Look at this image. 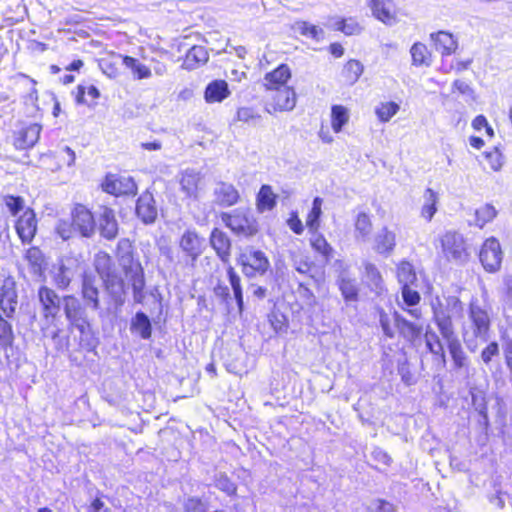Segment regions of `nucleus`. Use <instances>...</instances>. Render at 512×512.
<instances>
[{
    "instance_id": "36",
    "label": "nucleus",
    "mask_w": 512,
    "mask_h": 512,
    "mask_svg": "<svg viewBox=\"0 0 512 512\" xmlns=\"http://www.w3.org/2000/svg\"><path fill=\"white\" fill-rule=\"evenodd\" d=\"M209 59V54L205 47L195 45L191 47L185 55L183 67L188 70H193L200 65L205 64Z\"/></svg>"
},
{
    "instance_id": "7",
    "label": "nucleus",
    "mask_w": 512,
    "mask_h": 512,
    "mask_svg": "<svg viewBox=\"0 0 512 512\" xmlns=\"http://www.w3.org/2000/svg\"><path fill=\"white\" fill-rule=\"evenodd\" d=\"M243 274L248 278L264 275L270 268V262L261 250L249 249L241 253L237 259Z\"/></svg>"
},
{
    "instance_id": "52",
    "label": "nucleus",
    "mask_w": 512,
    "mask_h": 512,
    "mask_svg": "<svg viewBox=\"0 0 512 512\" xmlns=\"http://www.w3.org/2000/svg\"><path fill=\"white\" fill-rule=\"evenodd\" d=\"M497 215V211L491 204H485L475 210V224L479 228H483L487 223L491 222Z\"/></svg>"
},
{
    "instance_id": "44",
    "label": "nucleus",
    "mask_w": 512,
    "mask_h": 512,
    "mask_svg": "<svg viewBox=\"0 0 512 512\" xmlns=\"http://www.w3.org/2000/svg\"><path fill=\"white\" fill-rule=\"evenodd\" d=\"M121 59L122 63L131 70L134 79L141 80L151 77V69L136 58L123 56Z\"/></svg>"
},
{
    "instance_id": "38",
    "label": "nucleus",
    "mask_w": 512,
    "mask_h": 512,
    "mask_svg": "<svg viewBox=\"0 0 512 512\" xmlns=\"http://www.w3.org/2000/svg\"><path fill=\"white\" fill-rule=\"evenodd\" d=\"M131 332L147 340L152 335V325L149 317L142 311H138L131 320Z\"/></svg>"
},
{
    "instance_id": "4",
    "label": "nucleus",
    "mask_w": 512,
    "mask_h": 512,
    "mask_svg": "<svg viewBox=\"0 0 512 512\" xmlns=\"http://www.w3.org/2000/svg\"><path fill=\"white\" fill-rule=\"evenodd\" d=\"M204 238L200 237L195 229H186L180 236L178 244L181 255H177V262L193 268L204 250Z\"/></svg>"
},
{
    "instance_id": "43",
    "label": "nucleus",
    "mask_w": 512,
    "mask_h": 512,
    "mask_svg": "<svg viewBox=\"0 0 512 512\" xmlns=\"http://www.w3.org/2000/svg\"><path fill=\"white\" fill-rule=\"evenodd\" d=\"M364 71L363 64L355 59H350L343 67L341 75L348 85H354Z\"/></svg>"
},
{
    "instance_id": "17",
    "label": "nucleus",
    "mask_w": 512,
    "mask_h": 512,
    "mask_svg": "<svg viewBox=\"0 0 512 512\" xmlns=\"http://www.w3.org/2000/svg\"><path fill=\"white\" fill-rule=\"evenodd\" d=\"M24 260L28 264L32 278L36 281H43L48 263L41 249L36 246L28 248L24 254Z\"/></svg>"
},
{
    "instance_id": "23",
    "label": "nucleus",
    "mask_w": 512,
    "mask_h": 512,
    "mask_svg": "<svg viewBox=\"0 0 512 512\" xmlns=\"http://www.w3.org/2000/svg\"><path fill=\"white\" fill-rule=\"evenodd\" d=\"M394 326L396 327L399 335L407 342L414 343L420 338L423 332V326L418 323L407 320L399 312L393 313Z\"/></svg>"
},
{
    "instance_id": "18",
    "label": "nucleus",
    "mask_w": 512,
    "mask_h": 512,
    "mask_svg": "<svg viewBox=\"0 0 512 512\" xmlns=\"http://www.w3.org/2000/svg\"><path fill=\"white\" fill-rule=\"evenodd\" d=\"M102 188L112 195H128L136 192L137 185L129 176L107 175L102 183Z\"/></svg>"
},
{
    "instance_id": "3",
    "label": "nucleus",
    "mask_w": 512,
    "mask_h": 512,
    "mask_svg": "<svg viewBox=\"0 0 512 512\" xmlns=\"http://www.w3.org/2000/svg\"><path fill=\"white\" fill-rule=\"evenodd\" d=\"M223 223L240 238H250L259 231V224L253 213L246 208H237L221 213Z\"/></svg>"
},
{
    "instance_id": "20",
    "label": "nucleus",
    "mask_w": 512,
    "mask_h": 512,
    "mask_svg": "<svg viewBox=\"0 0 512 512\" xmlns=\"http://www.w3.org/2000/svg\"><path fill=\"white\" fill-rule=\"evenodd\" d=\"M240 200L239 191L228 182L219 181L213 189V201L222 208H228L238 203Z\"/></svg>"
},
{
    "instance_id": "51",
    "label": "nucleus",
    "mask_w": 512,
    "mask_h": 512,
    "mask_svg": "<svg viewBox=\"0 0 512 512\" xmlns=\"http://www.w3.org/2000/svg\"><path fill=\"white\" fill-rule=\"evenodd\" d=\"M348 110L342 105H334L331 109V126L334 132L338 133L348 122Z\"/></svg>"
},
{
    "instance_id": "1",
    "label": "nucleus",
    "mask_w": 512,
    "mask_h": 512,
    "mask_svg": "<svg viewBox=\"0 0 512 512\" xmlns=\"http://www.w3.org/2000/svg\"><path fill=\"white\" fill-rule=\"evenodd\" d=\"M491 313L486 305H481L478 299H472L467 317L462 324V338L470 352H475L480 343H485L490 337Z\"/></svg>"
},
{
    "instance_id": "2",
    "label": "nucleus",
    "mask_w": 512,
    "mask_h": 512,
    "mask_svg": "<svg viewBox=\"0 0 512 512\" xmlns=\"http://www.w3.org/2000/svg\"><path fill=\"white\" fill-rule=\"evenodd\" d=\"M86 307L75 295L63 296V311L68 329L79 332V346L88 352L98 346V338L92 330Z\"/></svg>"
},
{
    "instance_id": "16",
    "label": "nucleus",
    "mask_w": 512,
    "mask_h": 512,
    "mask_svg": "<svg viewBox=\"0 0 512 512\" xmlns=\"http://www.w3.org/2000/svg\"><path fill=\"white\" fill-rule=\"evenodd\" d=\"M15 230L23 244H29L37 232V219L35 212L27 208L16 220Z\"/></svg>"
},
{
    "instance_id": "53",
    "label": "nucleus",
    "mask_w": 512,
    "mask_h": 512,
    "mask_svg": "<svg viewBox=\"0 0 512 512\" xmlns=\"http://www.w3.org/2000/svg\"><path fill=\"white\" fill-rule=\"evenodd\" d=\"M410 53H411L413 65H415V66H421V65L429 66L430 65V61L428 58L429 52H428L426 45H424L423 43H420V42L414 43L410 49Z\"/></svg>"
},
{
    "instance_id": "58",
    "label": "nucleus",
    "mask_w": 512,
    "mask_h": 512,
    "mask_svg": "<svg viewBox=\"0 0 512 512\" xmlns=\"http://www.w3.org/2000/svg\"><path fill=\"white\" fill-rule=\"evenodd\" d=\"M377 312L379 315V324L382 328L383 334L387 338L393 339L395 337V331L391 325L390 316L382 308H378Z\"/></svg>"
},
{
    "instance_id": "8",
    "label": "nucleus",
    "mask_w": 512,
    "mask_h": 512,
    "mask_svg": "<svg viewBox=\"0 0 512 512\" xmlns=\"http://www.w3.org/2000/svg\"><path fill=\"white\" fill-rule=\"evenodd\" d=\"M78 260L74 257H62L52 268V280L60 290H66L77 272Z\"/></svg>"
},
{
    "instance_id": "64",
    "label": "nucleus",
    "mask_w": 512,
    "mask_h": 512,
    "mask_svg": "<svg viewBox=\"0 0 512 512\" xmlns=\"http://www.w3.org/2000/svg\"><path fill=\"white\" fill-rule=\"evenodd\" d=\"M371 512H396L394 505L383 499H375L370 505Z\"/></svg>"
},
{
    "instance_id": "11",
    "label": "nucleus",
    "mask_w": 512,
    "mask_h": 512,
    "mask_svg": "<svg viewBox=\"0 0 512 512\" xmlns=\"http://www.w3.org/2000/svg\"><path fill=\"white\" fill-rule=\"evenodd\" d=\"M18 306V292L13 277L3 280L0 287V312L8 319H14Z\"/></svg>"
},
{
    "instance_id": "22",
    "label": "nucleus",
    "mask_w": 512,
    "mask_h": 512,
    "mask_svg": "<svg viewBox=\"0 0 512 512\" xmlns=\"http://www.w3.org/2000/svg\"><path fill=\"white\" fill-rule=\"evenodd\" d=\"M209 242L222 263L225 265L230 264L232 243L227 233L219 228H213L210 233Z\"/></svg>"
},
{
    "instance_id": "59",
    "label": "nucleus",
    "mask_w": 512,
    "mask_h": 512,
    "mask_svg": "<svg viewBox=\"0 0 512 512\" xmlns=\"http://www.w3.org/2000/svg\"><path fill=\"white\" fill-rule=\"evenodd\" d=\"M260 114L252 107H241L237 110V119L245 123H256Z\"/></svg>"
},
{
    "instance_id": "28",
    "label": "nucleus",
    "mask_w": 512,
    "mask_h": 512,
    "mask_svg": "<svg viewBox=\"0 0 512 512\" xmlns=\"http://www.w3.org/2000/svg\"><path fill=\"white\" fill-rule=\"evenodd\" d=\"M430 38L436 51L441 53L443 58L445 56L452 55L458 47L457 40L451 33L446 31H438L436 33H432Z\"/></svg>"
},
{
    "instance_id": "33",
    "label": "nucleus",
    "mask_w": 512,
    "mask_h": 512,
    "mask_svg": "<svg viewBox=\"0 0 512 512\" xmlns=\"http://www.w3.org/2000/svg\"><path fill=\"white\" fill-rule=\"evenodd\" d=\"M278 196L273 192L270 185L264 184L260 187L256 196V209L259 213L271 211L277 204Z\"/></svg>"
},
{
    "instance_id": "10",
    "label": "nucleus",
    "mask_w": 512,
    "mask_h": 512,
    "mask_svg": "<svg viewBox=\"0 0 512 512\" xmlns=\"http://www.w3.org/2000/svg\"><path fill=\"white\" fill-rule=\"evenodd\" d=\"M479 259L487 272H496L502 263V250L499 241L490 237L486 239L480 249Z\"/></svg>"
},
{
    "instance_id": "39",
    "label": "nucleus",
    "mask_w": 512,
    "mask_h": 512,
    "mask_svg": "<svg viewBox=\"0 0 512 512\" xmlns=\"http://www.w3.org/2000/svg\"><path fill=\"white\" fill-rule=\"evenodd\" d=\"M292 29L294 32L299 33L308 39H312L315 42H320L325 37V32L321 27L313 25L307 21H296L293 24Z\"/></svg>"
},
{
    "instance_id": "49",
    "label": "nucleus",
    "mask_w": 512,
    "mask_h": 512,
    "mask_svg": "<svg viewBox=\"0 0 512 512\" xmlns=\"http://www.w3.org/2000/svg\"><path fill=\"white\" fill-rule=\"evenodd\" d=\"M322 204L323 199L320 197H315L312 202V208L307 215L306 225L312 232H316L319 229V221L322 214Z\"/></svg>"
},
{
    "instance_id": "48",
    "label": "nucleus",
    "mask_w": 512,
    "mask_h": 512,
    "mask_svg": "<svg viewBox=\"0 0 512 512\" xmlns=\"http://www.w3.org/2000/svg\"><path fill=\"white\" fill-rule=\"evenodd\" d=\"M338 286L346 302L358 300L359 289L355 279L341 276L338 280Z\"/></svg>"
},
{
    "instance_id": "42",
    "label": "nucleus",
    "mask_w": 512,
    "mask_h": 512,
    "mask_svg": "<svg viewBox=\"0 0 512 512\" xmlns=\"http://www.w3.org/2000/svg\"><path fill=\"white\" fill-rule=\"evenodd\" d=\"M94 266L101 280L117 273L111 257L105 252H100L96 255Z\"/></svg>"
},
{
    "instance_id": "5",
    "label": "nucleus",
    "mask_w": 512,
    "mask_h": 512,
    "mask_svg": "<svg viewBox=\"0 0 512 512\" xmlns=\"http://www.w3.org/2000/svg\"><path fill=\"white\" fill-rule=\"evenodd\" d=\"M119 265L123 269L125 276L131 283L133 290V299L136 303H142L145 298V277L144 269L134 253L118 260Z\"/></svg>"
},
{
    "instance_id": "25",
    "label": "nucleus",
    "mask_w": 512,
    "mask_h": 512,
    "mask_svg": "<svg viewBox=\"0 0 512 512\" xmlns=\"http://www.w3.org/2000/svg\"><path fill=\"white\" fill-rule=\"evenodd\" d=\"M397 245L396 233L387 226H383L374 236L373 249L379 255L390 256Z\"/></svg>"
},
{
    "instance_id": "6",
    "label": "nucleus",
    "mask_w": 512,
    "mask_h": 512,
    "mask_svg": "<svg viewBox=\"0 0 512 512\" xmlns=\"http://www.w3.org/2000/svg\"><path fill=\"white\" fill-rule=\"evenodd\" d=\"M441 248L448 261L464 263L468 260L466 242L462 234L456 231H446L441 237Z\"/></svg>"
},
{
    "instance_id": "13",
    "label": "nucleus",
    "mask_w": 512,
    "mask_h": 512,
    "mask_svg": "<svg viewBox=\"0 0 512 512\" xmlns=\"http://www.w3.org/2000/svg\"><path fill=\"white\" fill-rule=\"evenodd\" d=\"M98 279L91 273H84L81 284V297L83 304L92 311H100V291L97 286Z\"/></svg>"
},
{
    "instance_id": "30",
    "label": "nucleus",
    "mask_w": 512,
    "mask_h": 512,
    "mask_svg": "<svg viewBox=\"0 0 512 512\" xmlns=\"http://www.w3.org/2000/svg\"><path fill=\"white\" fill-rule=\"evenodd\" d=\"M228 83L222 79L211 81L205 88L204 99L207 103L222 102L230 96Z\"/></svg>"
},
{
    "instance_id": "50",
    "label": "nucleus",
    "mask_w": 512,
    "mask_h": 512,
    "mask_svg": "<svg viewBox=\"0 0 512 512\" xmlns=\"http://www.w3.org/2000/svg\"><path fill=\"white\" fill-rule=\"evenodd\" d=\"M372 231V222L370 216L365 212L358 213L355 221L356 238L366 240Z\"/></svg>"
},
{
    "instance_id": "14",
    "label": "nucleus",
    "mask_w": 512,
    "mask_h": 512,
    "mask_svg": "<svg viewBox=\"0 0 512 512\" xmlns=\"http://www.w3.org/2000/svg\"><path fill=\"white\" fill-rule=\"evenodd\" d=\"M135 213L146 225L153 224L158 217V206L150 191L143 192L136 201Z\"/></svg>"
},
{
    "instance_id": "24",
    "label": "nucleus",
    "mask_w": 512,
    "mask_h": 512,
    "mask_svg": "<svg viewBox=\"0 0 512 512\" xmlns=\"http://www.w3.org/2000/svg\"><path fill=\"white\" fill-rule=\"evenodd\" d=\"M102 282L115 308L118 309L122 307L126 299V287L121 276L115 273L102 280Z\"/></svg>"
},
{
    "instance_id": "56",
    "label": "nucleus",
    "mask_w": 512,
    "mask_h": 512,
    "mask_svg": "<svg viewBox=\"0 0 512 512\" xmlns=\"http://www.w3.org/2000/svg\"><path fill=\"white\" fill-rule=\"evenodd\" d=\"M3 203L13 216L24 209V199L20 196L6 195L3 197Z\"/></svg>"
},
{
    "instance_id": "9",
    "label": "nucleus",
    "mask_w": 512,
    "mask_h": 512,
    "mask_svg": "<svg viewBox=\"0 0 512 512\" xmlns=\"http://www.w3.org/2000/svg\"><path fill=\"white\" fill-rule=\"evenodd\" d=\"M71 220L75 232L85 238H91L96 231V221L92 212L82 204H76L71 211Z\"/></svg>"
},
{
    "instance_id": "41",
    "label": "nucleus",
    "mask_w": 512,
    "mask_h": 512,
    "mask_svg": "<svg viewBox=\"0 0 512 512\" xmlns=\"http://www.w3.org/2000/svg\"><path fill=\"white\" fill-rule=\"evenodd\" d=\"M423 205L421 207V216L430 222L437 212L438 194L431 188H427L423 194Z\"/></svg>"
},
{
    "instance_id": "63",
    "label": "nucleus",
    "mask_w": 512,
    "mask_h": 512,
    "mask_svg": "<svg viewBox=\"0 0 512 512\" xmlns=\"http://www.w3.org/2000/svg\"><path fill=\"white\" fill-rule=\"evenodd\" d=\"M134 253L133 245L127 238L120 239L116 248L117 260Z\"/></svg>"
},
{
    "instance_id": "46",
    "label": "nucleus",
    "mask_w": 512,
    "mask_h": 512,
    "mask_svg": "<svg viewBox=\"0 0 512 512\" xmlns=\"http://www.w3.org/2000/svg\"><path fill=\"white\" fill-rule=\"evenodd\" d=\"M9 320L0 312V348L3 350L11 348L15 339L13 327Z\"/></svg>"
},
{
    "instance_id": "29",
    "label": "nucleus",
    "mask_w": 512,
    "mask_h": 512,
    "mask_svg": "<svg viewBox=\"0 0 512 512\" xmlns=\"http://www.w3.org/2000/svg\"><path fill=\"white\" fill-rule=\"evenodd\" d=\"M415 286H404L401 287V295L403 299V304L406 307H402L404 311H406L412 318L420 319L422 317V311L420 308L416 307L420 302V294L416 290Z\"/></svg>"
},
{
    "instance_id": "32",
    "label": "nucleus",
    "mask_w": 512,
    "mask_h": 512,
    "mask_svg": "<svg viewBox=\"0 0 512 512\" xmlns=\"http://www.w3.org/2000/svg\"><path fill=\"white\" fill-rule=\"evenodd\" d=\"M200 180V173L194 169H186L181 173L180 187L186 197L193 199L197 198Z\"/></svg>"
},
{
    "instance_id": "27",
    "label": "nucleus",
    "mask_w": 512,
    "mask_h": 512,
    "mask_svg": "<svg viewBox=\"0 0 512 512\" xmlns=\"http://www.w3.org/2000/svg\"><path fill=\"white\" fill-rule=\"evenodd\" d=\"M448 351L451 355L453 366L455 370H468L469 368V358L464 352L462 345L457 337V335H452L451 337H447L444 339Z\"/></svg>"
},
{
    "instance_id": "37",
    "label": "nucleus",
    "mask_w": 512,
    "mask_h": 512,
    "mask_svg": "<svg viewBox=\"0 0 512 512\" xmlns=\"http://www.w3.org/2000/svg\"><path fill=\"white\" fill-rule=\"evenodd\" d=\"M75 102L78 105L95 106L100 97V91L94 85L84 86L79 84L74 92Z\"/></svg>"
},
{
    "instance_id": "60",
    "label": "nucleus",
    "mask_w": 512,
    "mask_h": 512,
    "mask_svg": "<svg viewBox=\"0 0 512 512\" xmlns=\"http://www.w3.org/2000/svg\"><path fill=\"white\" fill-rule=\"evenodd\" d=\"M485 157L492 170L499 171L502 168L504 157L498 148H494L492 151L486 152Z\"/></svg>"
},
{
    "instance_id": "62",
    "label": "nucleus",
    "mask_w": 512,
    "mask_h": 512,
    "mask_svg": "<svg viewBox=\"0 0 512 512\" xmlns=\"http://www.w3.org/2000/svg\"><path fill=\"white\" fill-rule=\"evenodd\" d=\"M365 274L367 279L375 285V287H379L382 282L381 274L378 270V268L373 263H366L365 264Z\"/></svg>"
},
{
    "instance_id": "57",
    "label": "nucleus",
    "mask_w": 512,
    "mask_h": 512,
    "mask_svg": "<svg viewBox=\"0 0 512 512\" xmlns=\"http://www.w3.org/2000/svg\"><path fill=\"white\" fill-rule=\"evenodd\" d=\"M55 231L58 234V236L61 237L63 240H68L72 238L73 235L76 233L73 226V222L64 219L58 220L55 226Z\"/></svg>"
},
{
    "instance_id": "34",
    "label": "nucleus",
    "mask_w": 512,
    "mask_h": 512,
    "mask_svg": "<svg viewBox=\"0 0 512 512\" xmlns=\"http://www.w3.org/2000/svg\"><path fill=\"white\" fill-rule=\"evenodd\" d=\"M397 279L401 287L415 286L418 287V278L412 263L402 260L396 267Z\"/></svg>"
},
{
    "instance_id": "12",
    "label": "nucleus",
    "mask_w": 512,
    "mask_h": 512,
    "mask_svg": "<svg viewBox=\"0 0 512 512\" xmlns=\"http://www.w3.org/2000/svg\"><path fill=\"white\" fill-rule=\"evenodd\" d=\"M42 126L38 123H24L13 132V146L17 150L32 149L39 141Z\"/></svg>"
},
{
    "instance_id": "55",
    "label": "nucleus",
    "mask_w": 512,
    "mask_h": 512,
    "mask_svg": "<svg viewBox=\"0 0 512 512\" xmlns=\"http://www.w3.org/2000/svg\"><path fill=\"white\" fill-rule=\"evenodd\" d=\"M399 110V105L395 102L382 103L375 110L376 115L382 122L389 121Z\"/></svg>"
},
{
    "instance_id": "15",
    "label": "nucleus",
    "mask_w": 512,
    "mask_h": 512,
    "mask_svg": "<svg viewBox=\"0 0 512 512\" xmlns=\"http://www.w3.org/2000/svg\"><path fill=\"white\" fill-rule=\"evenodd\" d=\"M38 298L42 306L44 318H56L60 312L61 306H63V297L60 298L53 289L47 286H41L38 289Z\"/></svg>"
},
{
    "instance_id": "19",
    "label": "nucleus",
    "mask_w": 512,
    "mask_h": 512,
    "mask_svg": "<svg viewBox=\"0 0 512 512\" xmlns=\"http://www.w3.org/2000/svg\"><path fill=\"white\" fill-rule=\"evenodd\" d=\"M272 102L266 105V111H290L296 105V93L291 87L272 90Z\"/></svg>"
},
{
    "instance_id": "47",
    "label": "nucleus",
    "mask_w": 512,
    "mask_h": 512,
    "mask_svg": "<svg viewBox=\"0 0 512 512\" xmlns=\"http://www.w3.org/2000/svg\"><path fill=\"white\" fill-rule=\"evenodd\" d=\"M310 241L312 248L321 254L326 262L331 260L333 257L334 249L322 234L318 233L317 231L313 232V236Z\"/></svg>"
},
{
    "instance_id": "40",
    "label": "nucleus",
    "mask_w": 512,
    "mask_h": 512,
    "mask_svg": "<svg viewBox=\"0 0 512 512\" xmlns=\"http://www.w3.org/2000/svg\"><path fill=\"white\" fill-rule=\"evenodd\" d=\"M424 336L425 344L429 352L434 355L439 363L445 365L446 355L438 335L434 331L427 329Z\"/></svg>"
},
{
    "instance_id": "45",
    "label": "nucleus",
    "mask_w": 512,
    "mask_h": 512,
    "mask_svg": "<svg viewBox=\"0 0 512 512\" xmlns=\"http://www.w3.org/2000/svg\"><path fill=\"white\" fill-rule=\"evenodd\" d=\"M227 276L229 283L231 285V288L233 290L234 298L236 300L238 309L240 312L243 311L244 308V301H243V290L241 286V279L240 276L237 274V272L234 270V268L227 264Z\"/></svg>"
},
{
    "instance_id": "21",
    "label": "nucleus",
    "mask_w": 512,
    "mask_h": 512,
    "mask_svg": "<svg viewBox=\"0 0 512 512\" xmlns=\"http://www.w3.org/2000/svg\"><path fill=\"white\" fill-rule=\"evenodd\" d=\"M97 225L102 237L107 240L116 238L118 234V222L113 209L107 206H101L98 211L96 226Z\"/></svg>"
},
{
    "instance_id": "61",
    "label": "nucleus",
    "mask_w": 512,
    "mask_h": 512,
    "mask_svg": "<svg viewBox=\"0 0 512 512\" xmlns=\"http://www.w3.org/2000/svg\"><path fill=\"white\" fill-rule=\"evenodd\" d=\"M499 355V345L497 342H490L481 352V359L486 364L489 365L494 357Z\"/></svg>"
},
{
    "instance_id": "26",
    "label": "nucleus",
    "mask_w": 512,
    "mask_h": 512,
    "mask_svg": "<svg viewBox=\"0 0 512 512\" xmlns=\"http://www.w3.org/2000/svg\"><path fill=\"white\" fill-rule=\"evenodd\" d=\"M433 319L443 339L455 335L452 314L444 308L442 303L433 304Z\"/></svg>"
},
{
    "instance_id": "54",
    "label": "nucleus",
    "mask_w": 512,
    "mask_h": 512,
    "mask_svg": "<svg viewBox=\"0 0 512 512\" xmlns=\"http://www.w3.org/2000/svg\"><path fill=\"white\" fill-rule=\"evenodd\" d=\"M213 482L217 489L226 493L228 496L236 495L237 486L225 473H216Z\"/></svg>"
},
{
    "instance_id": "35",
    "label": "nucleus",
    "mask_w": 512,
    "mask_h": 512,
    "mask_svg": "<svg viewBox=\"0 0 512 512\" xmlns=\"http://www.w3.org/2000/svg\"><path fill=\"white\" fill-rule=\"evenodd\" d=\"M371 9L373 15L380 21L387 24L394 22L393 0H372Z\"/></svg>"
},
{
    "instance_id": "31",
    "label": "nucleus",
    "mask_w": 512,
    "mask_h": 512,
    "mask_svg": "<svg viewBox=\"0 0 512 512\" xmlns=\"http://www.w3.org/2000/svg\"><path fill=\"white\" fill-rule=\"evenodd\" d=\"M291 77V71L288 65L281 64L273 71L267 73L264 77V85L268 90H275L287 87L286 82Z\"/></svg>"
}]
</instances>
